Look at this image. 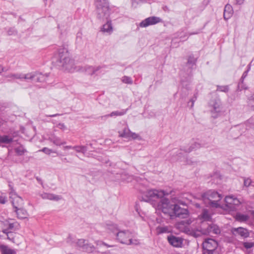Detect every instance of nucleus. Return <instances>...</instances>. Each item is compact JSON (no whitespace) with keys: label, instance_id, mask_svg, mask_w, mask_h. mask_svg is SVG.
Here are the masks:
<instances>
[{"label":"nucleus","instance_id":"obj_31","mask_svg":"<svg viewBox=\"0 0 254 254\" xmlns=\"http://www.w3.org/2000/svg\"><path fill=\"white\" fill-rule=\"evenodd\" d=\"M12 140L13 138L8 135H0V143L7 144L11 143Z\"/></svg>","mask_w":254,"mask_h":254},{"label":"nucleus","instance_id":"obj_21","mask_svg":"<svg viewBox=\"0 0 254 254\" xmlns=\"http://www.w3.org/2000/svg\"><path fill=\"white\" fill-rule=\"evenodd\" d=\"M14 211L16 213L17 217L19 219H25L27 217V212L22 207H20L19 208L15 210Z\"/></svg>","mask_w":254,"mask_h":254},{"label":"nucleus","instance_id":"obj_26","mask_svg":"<svg viewBox=\"0 0 254 254\" xmlns=\"http://www.w3.org/2000/svg\"><path fill=\"white\" fill-rule=\"evenodd\" d=\"M96 247L94 246L91 243H89L87 240L85 245V249L84 252L88 253H92L96 251Z\"/></svg>","mask_w":254,"mask_h":254},{"label":"nucleus","instance_id":"obj_43","mask_svg":"<svg viewBox=\"0 0 254 254\" xmlns=\"http://www.w3.org/2000/svg\"><path fill=\"white\" fill-rule=\"evenodd\" d=\"M6 201V196L4 193H0V203L4 204Z\"/></svg>","mask_w":254,"mask_h":254},{"label":"nucleus","instance_id":"obj_29","mask_svg":"<svg viewBox=\"0 0 254 254\" xmlns=\"http://www.w3.org/2000/svg\"><path fill=\"white\" fill-rule=\"evenodd\" d=\"M249 216L247 215L238 213L236 215L235 219L240 222H245L248 220Z\"/></svg>","mask_w":254,"mask_h":254},{"label":"nucleus","instance_id":"obj_27","mask_svg":"<svg viewBox=\"0 0 254 254\" xmlns=\"http://www.w3.org/2000/svg\"><path fill=\"white\" fill-rule=\"evenodd\" d=\"M87 241V240L84 239H78L76 242V245L79 249L84 252L85 249V245Z\"/></svg>","mask_w":254,"mask_h":254},{"label":"nucleus","instance_id":"obj_54","mask_svg":"<svg viewBox=\"0 0 254 254\" xmlns=\"http://www.w3.org/2000/svg\"><path fill=\"white\" fill-rule=\"evenodd\" d=\"M14 227V223H9L8 225V229L12 230Z\"/></svg>","mask_w":254,"mask_h":254},{"label":"nucleus","instance_id":"obj_41","mask_svg":"<svg viewBox=\"0 0 254 254\" xmlns=\"http://www.w3.org/2000/svg\"><path fill=\"white\" fill-rule=\"evenodd\" d=\"M122 81L124 83H127V84H132V80L131 78L130 77L124 76L122 78Z\"/></svg>","mask_w":254,"mask_h":254},{"label":"nucleus","instance_id":"obj_22","mask_svg":"<svg viewBox=\"0 0 254 254\" xmlns=\"http://www.w3.org/2000/svg\"><path fill=\"white\" fill-rule=\"evenodd\" d=\"M106 229L108 230L109 232L114 234L115 236H116L117 233L120 231L117 225L113 223L107 224Z\"/></svg>","mask_w":254,"mask_h":254},{"label":"nucleus","instance_id":"obj_13","mask_svg":"<svg viewBox=\"0 0 254 254\" xmlns=\"http://www.w3.org/2000/svg\"><path fill=\"white\" fill-rule=\"evenodd\" d=\"M231 232L234 236H240L243 238H246L249 236L248 230L243 227L233 228L231 230Z\"/></svg>","mask_w":254,"mask_h":254},{"label":"nucleus","instance_id":"obj_34","mask_svg":"<svg viewBox=\"0 0 254 254\" xmlns=\"http://www.w3.org/2000/svg\"><path fill=\"white\" fill-rule=\"evenodd\" d=\"M35 73L36 74V75L35 76L34 79L36 82H42L45 81L46 77H45L44 75L38 72H35Z\"/></svg>","mask_w":254,"mask_h":254},{"label":"nucleus","instance_id":"obj_39","mask_svg":"<svg viewBox=\"0 0 254 254\" xmlns=\"http://www.w3.org/2000/svg\"><path fill=\"white\" fill-rule=\"evenodd\" d=\"M217 91H219L221 92H227L229 91V86L228 85L225 86H217Z\"/></svg>","mask_w":254,"mask_h":254},{"label":"nucleus","instance_id":"obj_20","mask_svg":"<svg viewBox=\"0 0 254 254\" xmlns=\"http://www.w3.org/2000/svg\"><path fill=\"white\" fill-rule=\"evenodd\" d=\"M41 196L44 199H49L56 201H58L61 198V196L59 195L49 193H43L41 194Z\"/></svg>","mask_w":254,"mask_h":254},{"label":"nucleus","instance_id":"obj_1","mask_svg":"<svg viewBox=\"0 0 254 254\" xmlns=\"http://www.w3.org/2000/svg\"><path fill=\"white\" fill-rule=\"evenodd\" d=\"M97 17L100 20H107L106 23L103 25L102 31L111 34L113 32V26L111 20L108 18L110 9L108 2L106 0H95Z\"/></svg>","mask_w":254,"mask_h":254},{"label":"nucleus","instance_id":"obj_3","mask_svg":"<svg viewBox=\"0 0 254 254\" xmlns=\"http://www.w3.org/2000/svg\"><path fill=\"white\" fill-rule=\"evenodd\" d=\"M57 62L58 66L63 70L73 72L76 69L74 60L72 59L66 48L63 47L59 49Z\"/></svg>","mask_w":254,"mask_h":254},{"label":"nucleus","instance_id":"obj_53","mask_svg":"<svg viewBox=\"0 0 254 254\" xmlns=\"http://www.w3.org/2000/svg\"><path fill=\"white\" fill-rule=\"evenodd\" d=\"M58 126L60 129L63 130H64L66 128L65 126L63 123L59 124Z\"/></svg>","mask_w":254,"mask_h":254},{"label":"nucleus","instance_id":"obj_50","mask_svg":"<svg viewBox=\"0 0 254 254\" xmlns=\"http://www.w3.org/2000/svg\"><path fill=\"white\" fill-rule=\"evenodd\" d=\"M132 0V5H134L135 4H138L139 3L144 2L146 1V0Z\"/></svg>","mask_w":254,"mask_h":254},{"label":"nucleus","instance_id":"obj_33","mask_svg":"<svg viewBox=\"0 0 254 254\" xmlns=\"http://www.w3.org/2000/svg\"><path fill=\"white\" fill-rule=\"evenodd\" d=\"M50 140L56 145H61L65 144V141H62L59 137H55L53 138H50Z\"/></svg>","mask_w":254,"mask_h":254},{"label":"nucleus","instance_id":"obj_64","mask_svg":"<svg viewBox=\"0 0 254 254\" xmlns=\"http://www.w3.org/2000/svg\"><path fill=\"white\" fill-rule=\"evenodd\" d=\"M64 161H66V158H64Z\"/></svg>","mask_w":254,"mask_h":254},{"label":"nucleus","instance_id":"obj_60","mask_svg":"<svg viewBox=\"0 0 254 254\" xmlns=\"http://www.w3.org/2000/svg\"><path fill=\"white\" fill-rule=\"evenodd\" d=\"M2 232L4 234H7L8 233V232L7 229H4L2 231Z\"/></svg>","mask_w":254,"mask_h":254},{"label":"nucleus","instance_id":"obj_36","mask_svg":"<svg viewBox=\"0 0 254 254\" xmlns=\"http://www.w3.org/2000/svg\"><path fill=\"white\" fill-rule=\"evenodd\" d=\"M196 61V59L192 56H190L189 57L187 64L190 65L191 66H193L195 64V63Z\"/></svg>","mask_w":254,"mask_h":254},{"label":"nucleus","instance_id":"obj_30","mask_svg":"<svg viewBox=\"0 0 254 254\" xmlns=\"http://www.w3.org/2000/svg\"><path fill=\"white\" fill-rule=\"evenodd\" d=\"M73 149H74L76 152H80L84 154H85L87 151L86 146H73Z\"/></svg>","mask_w":254,"mask_h":254},{"label":"nucleus","instance_id":"obj_32","mask_svg":"<svg viewBox=\"0 0 254 254\" xmlns=\"http://www.w3.org/2000/svg\"><path fill=\"white\" fill-rule=\"evenodd\" d=\"M36 74L35 72H30L27 74H23L22 76V79H24L26 80H32L35 78Z\"/></svg>","mask_w":254,"mask_h":254},{"label":"nucleus","instance_id":"obj_15","mask_svg":"<svg viewBox=\"0 0 254 254\" xmlns=\"http://www.w3.org/2000/svg\"><path fill=\"white\" fill-rule=\"evenodd\" d=\"M104 66H87L85 68V72L89 75L97 74L98 71L101 69Z\"/></svg>","mask_w":254,"mask_h":254},{"label":"nucleus","instance_id":"obj_42","mask_svg":"<svg viewBox=\"0 0 254 254\" xmlns=\"http://www.w3.org/2000/svg\"><path fill=\"white\" fill-rule=\"evenodd\" d=\"M22 73L11 74L7 75L8 77H11L15 79H22Z\"/></svg>","mask_w":254,"mask_h":254},{"label":"nucleus","instance_id":"obj_10","mask_svg":"<svg viewBox=\"0 0 254 254\" xmlns=\"http://www.w3.org/2000/svg\"><path fill=\"white\" fill-rule=\"evenodd\" d=\"M173 213L176 217L186 218L189 214L188 210L187 209L181 207L178 204L172 205Z\"/></svg>","mask_w":254,"mask_h":254},{"label":"nucleus","instance_id":"obj_47","mask_svg":"<svg viewBox=\"0 0 254 254\" xmlns=\"http://www.w3.org/2000/svg\"><path fill=\"white\" fill-rule=\"evenodd\" d=\"M252 183V180L249 178L244 179V185L245 187H248L250 186Z\"/></svg>","mask_w":254,"mask_h":254},{"label":"nucleus","instance_id":"obj_14","mask_svg":"<svg viewBox=\"0 0 254 254\" xmlns=\"http://www.w3.org/2000/svg\"><path fill=\"white\" fill-rule=\"evenodd\" d=\"M221 232L219 227L216 224H210L208 225L206 230H202V233L204 234L213 233L214 234H218Z\"/></svg>","mask_w":254,"mask_h":254},{"label":"nucleus","instance_id":"obj_61","mask_svg":"<svg viewBox=\"0 0 254 254\" xmlns=\"http://www.w3.org/2000/svg\"><path fill=\"white\" fill-rule=\"evenodd\" d=\"M3 71V68L0 65V73Z\"/></svg>","mask_w":254,"mask_h":254},{"label":"nucleus","instance_id":"obj_28","mask_svg":"<svg viewBox=\"0 0 254 254\" xmlns=\"http://www.w3.org/2000/svg\"><path fill=\"white\" fill-rule=\"evenodd\" d=\"M87 241V240L84 239H78L76 242V245L79 249L84 252L85 249V245Z\"/></svg>","mask_w":254,"mask_h":254},{"label":"nucleus","instance_id":"obj_49","mask_svg":"<svg viewBox=\"0 0 254 254\" xmlns=\"http://www.w3.org/2000/svg\"><path fill=\"white\" fill-rule=\"evenodd\" d=\"M254 245V243H249V242H245L244 243V246L246 249H249L253 247Z\"/></svg>","mask_w":254,"mask_h":254},{"label":"nucleus","instance_id":"obj_56","mask_svg":"<svg viewBox=\"0 0 254 254\" xmlns=\"http://www.w3.org/2000/svg\"><path fill=\"white\" fill-rule=\"evenodd\" d=\"M104 246H106L107 248H112V247H113L114 246L113 245H110L104 242Z\"/></svg>","mask_w":254,"mask_h":254},{"label":"nucleus","instance_id":"obj_2","mask_svg":"<svg viewBox=\"0 0 254 254\" xmlns=\"http://www.w3.org/2000/svg\"><path fill=\"white\" fill-rule=\"evenodd\" d=\"M168 193H166L163 190H148L145 192L144 196L147 198L143 199L145 201L155 200V199L161 198L158 203L157 208L161 209L164 213L168 212V207L170 206V201L169 199L163 198V197Z\"/></svg>","mask_w":254,"mask_h":254},{"label":"nucleus","instance_id":"obj_63","mask_svg":"<svg viewBox=\"0 0 254 254\" xmlns=\"http://www.w3.org/2000/svg\"><path fill=\"white\" fill-rule=\"evenodd\" d=\"M196 206L197 207H199V204H196Z\"/></svg>","mask_w":254,"mask_h":254},{"label":"nucleus","instance_id":"obj_52","mask_svg":"<svg viewBox=\"0 0 254 254\" xmlns=\"http://www.w3.org/2000/svg\"><path fill=\"white\" fill-rule=\"evenodd\" d=\"M95 252L97 254H111V252L109 251H107L105 252H100L99 251H96Z\"/></svg>","mask_w":254,"mask_h":254},{"label":"nucleus","instance_id":"obj_58","mask_svg":"<svg viewBox=\"0 0 254 254\" xmlns=\"http://www.w3.org/2000/svg\"><path fill=\"white\" fill-rule=\"evenodd\" d=\"M60 114H56L49 115V116H47L48 117H56V116H60Z\"/></svg>","mask_w":254,"mask_h":254},{"label":"nucleus","instance_id":"obj_4","mask_svg":"<svg viewBox=\"0 0 254 254\" xmlns=\"http://www.w3.org/2000/svg\"><path fill=\"white\" fill-rule=\"evenodd\" d=\"M202 198L206 205L218 208L220 207L219 202L222 198V195L217 191L210 190L203 193Z\"/></svg>","mask_w":254,"mask_h":254},{"label":"nucleus","instance_id":"obj_25","mask_svg":"<svg viewBox=\"0 0 254 254\" xmlns=\"http://www.w3.org/2000/svg\"><path fill=\"white\" fill-rule=\"evenodd\" d=\"M130 132V129L127 127H125L122 131H119V136L121 137L129 138Z\"/></svg>","mask_w":254,"mask_h":254},{"label":"nucleus","instance_id":"obj_8","mask_svg":"<svg viewBox=\"0 0 254 254\" xmlns=\"http://www.w3.org/2000/svg\"><path fill=\"white\" fill-rule=\"evenodd\" d=\"M131 232L128 230H120L117 233L116 239L123 244L127 245L130 237H131Z\"/></svg>","mask_w":254,"mask_h":254},{"label":"nucleus","instance_id":"obj_24","mask_svg":"<svg viewBox=\"0 0 254 254\" xmlns=\"http://www.w3.org/2000/svg\"><path fill=\"white\" fill-rule=\"evenodd\" d=\"M200 216L204 221H210L211 219V215L209 213L208 210L206 209L202 210Z\"/></svg>","mask_w":254,"mask_h":254},{"label":"nucleus","instance_id":"obj_46","mask_svg":"<svg viewBox=\"0 0 254 254\" xmlns=\"http://www.w3.org/2000/svg\"><path fill=\"white\" fill-rule=\"evenodd\" d=\"M248 72V70H247L245 71L243 73V75H242V77H241V79H240V82H240V83H239V84H238V87H240L241 84L242 83H243L244 78H245L247 76V75Z\"/></svg>","mask_w":254,"mask_h":254},{"label":"nucleus","instance_id":"obj_48","mask_svg":"<svg viewBox=\"0 0 254 254\" xmlns=\"http://www.w3.org/2000/svg\"><path fill=\"white\" fill-rule=\"evenodd\" d=\"M41 151L47 154H50L52 152H53L52 150L47 147H44Z\"/></svg>","mask_w":254,"mask_h":254},{"label":"nucleus","instance_id":"obj_23","mask_svg":"<svg viewBox=\"0 0 254 254\" xmlns=\"http://www.w3.org/2000/svg\"><path fill=\"white\" fill-rule=\"evenodd\" d=\"M0 250L2 254H16V252L15 250L9 248L7 246H0Z\"/></svg>","mask_w":254,"mask_h":254},{"label":"nucleus","instance_id":"obj_16","mask_svg":"<svg viewBox=\"0 0 254 254\" xmlns=\"http://www.w3.org/2000/svg\"><path fill=\"white\" fill-rule=\"evenodd\" d=\"M212 107L213 109L211 110L212 117L213 118H216L218 117L221 111L220 102L215 101L213 103Z\"/></svg>","mask_w":254,"mask_h":254},{"label":"nucleus","instance_id":"obj_38","mask_svg":"<svg viewBox=\"0 0 254 254\" xmlns=\"http://www.w3.org/2000/svg\"><path fill=\"white\" fill-rule=\"evenodd\" d=\"M140 244L139 240L138 239H133L131 237L129 238L128 242H127V245H138Z\"/></svg>","mask_w":254,"mask_h":254},{"label":"nucleus","instance_id":"obj_5","mask_svg":"<svg viewBox=\"0 0 254 254\" xmlns=\"http://www.w3.org/2000/svg\"><path fill=\"white\" fill-rule=\"evenodd\" d=\"M191 223L192 221L190 219L182 220L176 223V228L181 232L197 237L199 234H196V232L190 228V224Z\"/></svg>","mask_w":254,"mask_h":254},{"label":"nucleus","instance_id":"obj_37","mask_svg":"<svg viewBox=\"0 0 254 254\" xmlns=\"http://www.w3.org/2000/svg\"><path fill=\"white\" fill-rule=\"evenodd\" d=\"M15 151L17 154V155H22L26 152V150L23 146H20L15 149Z\"/></svg>","mask_w":254,"mask_h":254},{"label":"nucleus","instance_id":"obj_7","mask_svg":"<svg viewBox=\"0 0 254 254\" xmlns=\"http://www.w3.org/2000/svg\"><path fill=\"white\" fill-rule=\"evenodd\" d=\"M9 195L12 205L15 210L23 207L24 204L23 200L21 197L17 195L12 188H11V191L9 192Z\"/></svg>","mask_w":254,"mask_h":254},{"label":"nucleus","instance_id":"obj_12","mask_svg":"<svg viewBox=\"0 0 254 254\" xmlns=\"http://www.w3.org/2000/svg\"><path fill=\"white\" fill-rule=\"evenodd\" d=\"M167 240L169 243L174 247L180 248L182 246L183 240L180 237L170 235L168 236Z\"/></svg>","mask_w":254,"mask_h":254},{"label":"nucleus","instance_id":"obj_18","mask_svg":"<svg viewBox=\"0 0 254 254\" xmlns=\"http://www.w3.org/2000/svg\"><path fill=\"white\" fill-rule=\"evenodd\" d=\"M127 109H123L121 111H116L111 112L110 114L106 115L101 117V119L105 120L108 117H112L113 116H121L125 115L127 111Z\"/></svg>","mask_w":254,"mask_h":254},{"label":"nucleus","instance_id":"obj_55","mask_svg":"<svg viewBox=\"0 0 254 254\" xmlns=\"http://www.w3.org/2000/svg\"><path fill=\"white\" fill-rule=\"evenodd\" d=\"M236 4L241 5L243 3L244 0H236Z\"/></svg>","mask_w":254,"mask_h":254},{"label":"nucleus","instance_id":"obj_51","mask_svg":"<svg viewBox=\"0 0 254 254\" xmlns=\"http://www.w3.org/2000/svg\"><path fill=\"white\" fill-rule=\"evenodd\" d=\"M95 244L96 245V246L98 247H101L103 246H104V242L103 241H96L95 242Z\"/></svg>","mask_w":254,"mask_h":254},{"label":"nucleus","instance_id":"obj_6","mask_svg":"<svg viewBox=\"0 0 254 254\" xmlns=\"http://www.w3.org/2000/svg\"><path fill=\"white\" fill-rule=\"evenodd\" d=\"M218 247L217 241L212 239H207L202 244L203 254H218L216 249Z\"/></svg>","mask_w":254,"mask_h":254},{"label":"nucleus","instance_id":"obj_59","mask_svg":"<svg viewBox=\"0 0 254 254\" xmlns=\"http://www.w3.org/2000/svg\"><path fill=\"white\" fill-rule=\"evenodd\" d=\"M200 33V31H196V32H193V33H190L189 34L190 35H194V34H197L198 33Z\"/></svg>","mask_w":254,"mask_h":254},{"label":"nucleus","instance_id":"obj_19","mask_svg":"<svg viewBox=\"0 0 254 254\" xmlns=\"http://www.w3.org/2000/svg\"><path fill=\"white\" fill-rule=\"evenodd\" d=\"M233 10L232 6L230 4H227L225 6L224 10V18L225 20L229 19L233 15Z\"/></svg>","mask_w":254,"mask_h":254},{"label":"nucleus","instance_id":"obj_40","mask_svg":"<svg viewBox=\"0 0 254 254\" xmlns=\"http://www.w3.org/2000/svg\"><path fill=\"white\" fill-rule=\"evenodd\" d=\"M131 138L133 139H137L138 140H141V137L138 134L135 132H132L131 131L129 135V138Z\"/></svg>","mask_w":254,"mask_h":254},{"label":"nucleus","instance_id":"obj_9","mask_svg":"<svg viewBox=\"0 0 254 254\" xmlns=\"http://www.w3.org/2000/svg\"><path fill=\"white\" fill-rule=\"evenodd\" d=\"M162 21V19L158 17L150 16L142 21L139 26L141 27H146L149 25H154Z\"/></svg>","mask_w":254,"mask_h":254},{"label":"nucleus","instance_id":"obj_35","mask_svg":"<svg viewBox=\"0 0 254 254\" xmlns=\"http://www.w3.org/2000/svg\"><path fill=\"white\" fill-rule=\"evenodd\" d=\"M156 231L158 234H160L168 232V228L166 226H158L156 228Z\"/></svg>","mask_w":254,"mask_h":254},{"label":"nucleus","instance_id":"obj_17","mask_svg":"<svg viewBox=\"0 0 254 254\" xmlns=\"http://www.w3.org/2000/svg\"><path fill=\"white\" fill-rule=\"evenodd\" d=\"M205 147V145L203 143H200L198 142H194L190 145L189 148H185L183 149V150L186 152L190 153L193 150H196L201 147Z\"/></svg>","mask_w":254,"mask_h":254},{"label":"nucleus","instance_id":"obj_44","mask_svg":"<svg viewBox=\"0 0 254 254\" xmlns=\"http://www.w3.org/2000/svg\"><path fill=\"white\" fill-rule=\"evenodd\" d=\"M197 98V93H196L194 94L192 98H191L190 101V102L191 103V104L190 105V108H192L194 105V103L196 101Z\"/></svg>","mask_w":254,"mask_h":254},{"label":"nucleus","instance_id":"obj_45","mask_svg":"<svg viewBox=\"0 0 254 254\" xmlns=\"http://www.w3.org/2000/svg\"><path fill=\"white\" fill-rule=\"evenodd\" d=\"M17 34V31L14 28H10L7 31L8 35H15Z\"/></svg>","mask_w":254,"mask_h":254},{"label":"nucleus","instance_id":"obj_11","mask_svg":"<svg viewBox=\"0 0 254 254\" xmlns=\"http://www.w3.org/2000/svg\"><path fill=\"white\" fill-rule=\"evenodd\" d=\"M227 206L231 207L232 209H236V206L241 204L240 201L234 196H227L225 198Z\"/></svg>","mask_w":254,"mask_h":254},{"label":"nucleus","instance_id":"obj_57","mask_svg":"<svg viewBox=\"0 0 254 254\" xmlns=\"http://www.w3.org/2000/svg\"><path fill=\"white\" fill-rule=\"evenodd\" d=\"M64 150L67 149H73V146H65L64 147Z\"/></svg>","mask_w":254,"mask_h":254},{"label":"nucleus","instance_id":"obj_62","mask_svg":"<svg viewBox=\"0 0 254 254\" xmlns=\"http://www.w3.org/2000/svg\"><path fill=\"white\" fill-rule=\"evenodd\" d=\"M9 187L10 189V191H11V188H12L13 189V187H12V186L10 184H9Z\"/></svg>","mask_w":254,"mask_h":254}]
</instances>
